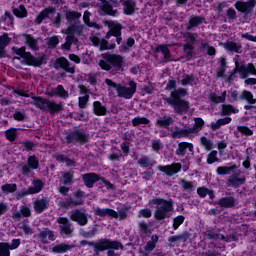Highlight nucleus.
Wrapping results in <instances>:
<instances>
[{"label":"nucleus","instance_id":"obj_1","mask_svg":"<svg viewBox=\"0 0 256 256\" xmlns=\"http://www.w3.org/2000/svg\"><path fill=\"white\" fill-rule=\"evenodd\" d=\"M149 203L151 207L156 208L154 217L157 219V221H163V219H167V217H169V213L173 211V204L165 199L154 198L150 200Z\"/></svg>","mask_w":256,"mask_h":256},{"label":"nucleus","instance_id":"obj_2","mask_svg":"<svg viewBox=\"0 0 256 256\" xmlns=\"http://www.w3.org/2000/svg\"><path fill=\"white\" fill-rule=\"evenodd\" d=\"M105 83L108 87H113L117 91L118 97H122L123 99H132L137 92V84L133 81H130L125 86L117 84L111 79H106Z\"/></svg>","mask_w":256,"mask_h":256},{"label":"nucleus","instance_id":"obj_3","mask_svg":"<svg viewBox=\"0 0 256 256\" xmlns=\"http://www.w3.org/2000/svg\"><path fill=\"white\" fill-rule=\"evenodd\" d=\"M185 95H187V92L183 89L174 91L171 93V97L167 99V103H169V105H173L175 111L178 113L187 111V109H189V104L180 99V97H185Z\"/></svg>","mask_w":256,"mask_h":256},{"label":"nucleus","instance_id":"obj_4","mask_svg":"<svg viewBox=\"0 0 256 256\" xmlns=\"http://www.w3.org/2000/svg\"><path fill=\"white\" fill-rule=\"evenodd\" d=\"M102 59L99 62V66L104 71H109L112 67H116L117 69H121L123 67V57L117 54H103Z\"/></svg>","mask_w":256,"mask_h":256},{"label":"nucleus","instance_id":"obj_5","mask_svg":"<svg viewBox=\"0 0 256 256\" xmlns=\"http://www.w3.org/2000/svg\"><path fill=\"white\" fill-rule=\"evenodd\" d=\"M32 100L34 101V105H36L38 109L50 111V113H57L61 111V104L50 102L47 99H43L41 97H32Z\"/></svg>","mask_w":256,"mask_h":256},{"label":"nucleus","instance_id":"obj_6","mask_svg":"<svg viewBox=\"0 0 256 256\" xmlns=\"http://www.w3.org/2000/svg\"><path fill=\"white\" fill-rule=\"evenodd\" d=\"M194 127L189 128L188 130H180L173 133V137L176 139H179L181 137H187V135H191V133H199L201 129H203V126L205 125V121L201 118H195L194 119Z\"/></svg>","mask_w":256,"mask_h":256},{"label":"nucleus","instance_id":"obj_7","mask_svg":"<svg viewBox=\"0 0 256 256\" xmlns=\"http://www.w3.org/2000/svg\"><path fill=\"white\" fill-rule=\"evenodd\" d=\"M14 51L16 55H19V57L23 59L25 65H33L34 67L41 65V61L39 59L33 57L31 53L25 51V47L16 48Z\"/></svg>","mask_w":256,"mask_h":256},{"label":"nucleus","instance_id":"obj_8","mask_svg":"<svg viewBox=\"0 0 256 256\" xmlns=\"http://www.w3.org/2000/svg\"><path fill=\"white\" fill-rule=\"evenodd\" d=\"M234 73H239L241 79H247V75H254L256 76V69L253 64L240 65L239 61H235V70Z\"/></svg>","mask_w":256,"mask_h":256},{"label":"nucleus","instance_id":"obj_9","mask_svg":"<svg viewBox=\"0 0 256 256\" xmlns=\"http://www.w3.org/2000/svg\"><path fill=\"white\" fill-rule=\"evenodd\" d=\"M105 25H107L110 29V31L107 33L106 38L109 39L111 35H113L116 38V41L119 44H121V38L119 37L121 35V24L113 21H106Z\"/></svg>","mask_w":256,"mask_h":256},{"label":"nucleus","instance_id":"obj_10","mask_svg":"<svg viewBox=\"0 0 256 256\" xmlns=\"http://www.w3.org/2000/svg\"><path fill=\"white\" fill-rule=\"evenodd\" d=\"M98 251H105L106 249H123V245L117 241L102 240L95 245Z\"/></svg>","mask_w":256,"mask_h":256},{"label":"nucleus","instance_id":"obj_11","mask_svg":"<svg viewBox=\"0 0 256 256\" xmlns=\"http://www.w3.org/2000/svg\"><path fill=\"white\" fill-rule=\"evenodd\" d=\"M21 245V240L14 239L12 240L11 245L9 243H0V256H11L10 251L17 249Z\"/></svg>","mask_w":256,"mask_h":256},{"label":"nucleus","instance_id":"obj_12","mask_svg":"<svg viewBox=\"0 0 256 256\" xmlns=\"http://www.w3.org/2000/svg\"><path fill=\"white\" fill-rule=\"evenodd\" d=\"M96 215H99L100 217H107L108 215L109 217H114L115 219H117V217H120V219H125V217H127V213L120 211L118 214L113 209H109V208H105V209L97 208Z\"/></svg>","mask_w":256,"mask_h":256},{"label":"nucleus","instance_id":"obj_13","mask_svg":"<svg viewBox=\"0 0 256 256\" xmlns=\"http://www.w3.org/2000/svg\"><path fill=\"white\" fill-rule=\"evenodd\" d=\"M43 181L41 180H34L33 181V186L28 188L27 191H23L22 195L19 194L17 196V199H21V197L25 196V195H35L37 193H41L42 189H43Z\"/></svg>","mask_w":256,"mask_h":256},{"label":"nucleus","instance_id":"obj_14","mask_svg":"<svg viewBox=\"0 0 256 256\" xmlns=\"http://www.w3.org/2000/svg\"><path fill=\"white\" fill-rule=\"evenodd\" d=\"M158 169L159 171H162V173H165L166 175H169L171 177L181 171V164L174 163L172 165L159 166Z\"/></svg>","mask_w":256,"mask_h":256},{"label":"nucleus","instance_id":"obj_15","mask_svg":"<svg viewBox=\"0 0 256 256\" xmlns=\"http://www.w3.org/2000/svg\"><path fill=\"white\" fill-rule=\"evenodd\" d=\"M91 41L95 47H100V51H107V49H115V44H108L105 39H99V37H91Z\"/></svg>","mask_w":256,"mask_h":256},{"label":"nucleus","instance_id":"obj_16","mask_svg":"<svg viewBox=\"0 0 256 256\" xmlns=\"http://www.w3.org/2000/svg\"><path fill=\"white\" fill-rule=\"evenodd\" d=\"M235 7L238 11H241L242 13H247V11H251V9L255 7V0H249L248 2L238 1L236 2Z\"/></svg>","mask_w":256,"mask_h":256},{"label":"nucleus","instance_id":"obj_17","mask_svg":"<svg viewBox=\"0 0 256 256\" xmlns=\"http://www.w3.org/2000/svg\"><path fill=\"white\" fill-rule=\"evenodd\" d=\"M56 67H61L64 69V71H67L68 73H75V68L69 66V60H67L65 57L58 58L55 63Z\"/></svg>","mask_w":256,"mask_h":256},{"label":"nucleus","instance_id":"obj_18","mask_svg":"<svg viewBox=\"0 0 256 256\" xmlns=\"http://www.w3.org/2000/svg\"><path fill=\"white\" fill-rule=\"evenodd\" d=\"M58 223L60 224L61 232L65 235H71L73 229H71V224L67 218H58Z\"/></svg>","mask_w":256,"mask_h":256},{"label":"nucleus","instance_id":"obj_19","mask_svg":"<svg viewBox=\"0 0 256 256\" xmlns=\"http://www.w3.org/2000/svg\"><path fill=\"white\" fill-rule=\"evenodd\" d=\"M190 151V153H193V144L191 143H186V142H181L178 144V149L176 150V154L180 155V157H184L185 153Z\"/></svg>","mask_w":256,"mask_h":256},{"label":"nucleus","instance_id":"obj_20","mask_svg":"<svg viewBox=\"0 0 256 256\" xmlns=\"http://www.w3.org/2000/svg\"><path fill=\"white\" fill-rule=\"evenodd\" d=\"M38 239L41 243H49V241H55V235L51 230H44L40 232Z\"/></svg>","mask_w":256,"mask_h":256},{"label":"nucleus","instance_id":"obj_21","mask_svg":"<svg viewBox=\"0 0 256 256\" xmlns=\"http://www.w3.org/2000/svg\"><path fill=\"white\" fill-rule=\"evenodd\" d=\"M83 181L86 185V187H93L97 181H99V176L95 173L86 174L83 176Z\"/></svg>","mask_w":256,"mask_h":256},{"label":"nucleus","instance_id":"obj_22","mask_svg":"<svg viewBox=\"0 0 256 256\" xmlns=\"http://www.w3.org/2000/svg\"><path fill=\"white\" fill-rule=\"evenodd\" d=\"M70 217L72 221H76L78 225H85L87 223V216H85L83 212L75 211L74 213L71 214Z\"/></svg>","mask_w":256,"mask_h":256},{"label":"nucleus","instance_id":"obj_23","mask_svg":"<svg viewBox=\"0 0 256 256\" xmlns=\"http://www.w3.org/2000/svg\"><path fill=\"white\" fill-rule=\"evenodd\" d=\"M21 217H31V209L27 206H21L20 213L19 212L13 213V219H16V221H19Z\"/></svg>","mask_w":256,"mask_h":256},{"label":"nucleus","instance_id":"obj_24","mask_svg":"<svg viewBox=\"0 0 256 256\" xmlns=\"http://www.w3.org/2000/svg\"><path fill=\"white\" fill-rule=\"evenodd\" d=\"M100 9L103 11V13H106V15H117V11L113 10V7H111L109 2L105 0L100 1Z\"/></svg>","mask_w":256,"mask_h":256},{"label":"nucleus","instance_id":"obj_25","mask_svg":"<svg viewBox=\"0 0 256 256\" xmlns=\"http://www.w3.org/2000/svg\"><path fill=\"white\" fill-rule=\"evenodd\" d=\"M48 205L49 202L45 199L36 200L34 202V211H36V213H43V210L47 209Z\"/></svg>","mask_w":256,"mask_h":256},{"label":"nucleus","instance_id":"obj_26","mask_svg":"<svg viewBox=\"0 0 256 256\" xmlns=\"http://www.w3.org/2000/svg\"><path fill=\"white\" fill-rule=\"evenodd\" d=\"M93 111L95 115L98 116L107 115V108H105V106H102L101 102L99 101L94 102Z\"/></svg>","mask_w":256,"mask_h":256},{"label":"nucleus","instance_id":"obj_27","mask_svg":"<svg viewBox=\"0 0 256 256\" xmlns=\"http://www.w3.org/2000/svg\"><path fill=\"white\" fill-rule=\"evenodd\" d=\"M68 36L66 37V42L64 45H62L63 49H71V43H73V41H75V37H73V30L71 28H68L65 32Z\"/></svg>","mask_w":256,"mask_h":256},{"label":"nucleus","instance_id":"obj_28","mask_svg":"<svg viewBox=\"0 0 256 256\" xmlns=\"http://www.w3.org/2000/svg\"><path fill=\"white\" fill-rule=\"evenodd\" d=\"M55 10H53L52 8H48L43 10L36 18V23L41 24L43 23L44 19H47V17H49V15H51L52 13H54Z\"/></svg>","mask_w":256,"mask_h":256},{"label":"nucleus","instance_id":"obj_29","mask_svg":"<svg viewBox=\"0 0 256 256\" xmlns=\"http://www.w3.org/2000/svg\"><path fill=\"white\" fill-rule=\"evenodd\" d=\"M124 13L125 15H133L135 13V3L131 0L124 2Z\"/></svg>","mask_w":256,"mask_h":256},{"label":"nucleus","instance_id":"obj_30","mask_svg":"<svg viewBox=\"0 0 256 256\" xmlns=\"http://www.w3.org/2000/svg\"><path fill=\"white\" fill-rule=\"evenodd\" d=\"M239 99L245 100L250 103V105H255L256 100L253 98V94L247 90H244L239 96Z\"/></svg>","mask_w":256,"mask_h":256},{"label":"nucleus","instance_id":"obj_31","mask_svg":"<svg viewBox=\"0 0 256 256\" xmlns=\"http://www.w3.org/2000/svg\"><path fill=\"white\" fill-rule=\"evenodd\" d=\"M224 48L227 51H233L234 53H239V51L241 50V45L235 42H226L224 44Z\"/></svg>","mask_w":256,"mask_h":256},{"label":"nucleus","instance_id":"obj_32","mask_svg":"<svg viewBox=\"0 0 256 256\" xmlns=\"http://www.w3.org/2000/svg\"><path fill=\"white\" fill-rule=\"evenodd\" d=\"M158 242H159V236L153 235L151 237V241L146 244L145 251H153V249H155Z\"/></svg>","mask_w":256,"mask_h":256},{"label":"nucleus","instance_id":"obj_33","mask_svg":"<svg viewBox=\"0 0 256 256\" xmlns=\"http://www.w3.org/2000/svg\"><path fill=\"white\" fill-rule=\"evenodd\" d=\"M14 15L16 17H19L20 19H23V17H27V9H25V6L20 5L18 8H15L13 10Z\"/></svg>","mask_w":256,"mask_h":256},{"label":"nucleus","instance_id":"obj_34","mask_svg":"<svg viewBox=\"0 0 256 256\" xmlns=\"http://www.w3.org/2000/svg\"><path fill=\"white\" fill-rule=\"evenodd\" d=\"M50 97H53V95H58L59 97H68L67 91L63 88V86L59 85L52 93H49Z\"/></svg>","mask_w":256,"mask_h":256},{"label":"nucleus","instance_id":"obj_35","mask_svg":"<svg viewBox=\"0 0 256 256\" xmlns=\"http://www.w3.org/2000/svg\"><path fill=\"white\" fill-rule=\"evenodd\" d=\"M222 113L223 115H231V114H235V113H239V109L231 106V105H223L222 106Z\"/></svg>","mask_w":256,"mask_h":256},{"label":"nucleus","instance_id":"obj_36","mask_svg":"<svg viewBox=\"0 0 256 256\" xmlns=\"http://www.w3.org/2000/svg\"><path fill=\"white\" fill-rule=\"evenodd\" d=\"M173 123V119L171 117H164L157 120V125L159 127H169Z\"/></svg>","mask_w":256,"mask_h":256},{"label":"nucleus","instance_id":"obj_37","mask_svg":"<svg viewBox=\"0 0 256 256\" xmlns=\"http://www.w3.org/2000/svg\"><path fill=\"white\" fill-rule=\"evenodd\" d=\"M71 247L65 245V244H59L53 247L52 251L54 253H66V251H69Z\"/></svg>","mask_w":256,"mask_h":256},{"label":"nucleus","instance_id":"obj_38","mask_svg":"<svg viewBox=\"0 0 256 256\" xmlns=\"http://www.w3.org/2000/svg\"><path fill=\"white\" fill-rule=\"evenodd\" d=\"M28 167L30 169H37L39 167V160L35 156H30L28 158Z\"/></svg>","mask_w":256,"mask_h":256},{"label":"nucleus","instance_id":"obj_39","mask_svg":"<svg viewBox=\"0 0 256 256\" xmlns=\"http://www.w3.org/2000/svg\"><path fill=\"white\" fill-rule=\"evenodd\" d=\"M9 43H11V38L7 34L0 36V49H5Z\"/></svg>","mask_w":256,"mask_h":256},{"label":"nucleus","instance_id":"obj_40","mask_svg":"<svg viewBox=\"0 0 256 256\" xmlns=\"http://www.w3.org/2000/svg\"><path fill=\"white\" fill-rule=\"evenodd\" d=\"M227 65V61L225 58L220 59V70L217 72V77H225V67Z\"/></svg>","mask_w":256,"mask_h":256},{"label":"nucleus","instance_id":"obj_41","mask_svg":"<svg viewBox=\"0 0 256 256\" xmlns=\"http://www.w3.org/2000/svg\"><path fill=\"white\" fill-rule=\"evenodd\" d=\"M147 123H149V120L145 117H136L132 120L134 127H137V125H147Z\"/></svg>","mask_w":256,"mask_h":256},{"label":"nucleus","instance_id":"obj_42","mask_svg":"<svg viewBox=\"0 0 256 256\" xmlns=\"http://www.w3.org/2000/svg\"><path fill=\"white\" fill-rule=\"evenodd\" d=\"M6 137L8 141H14L17 139V129L11 128L9 130H6Z\"/></svg>","mask_w":256,"mask_h":256},{"label":"nucleus","instance_id":"obj_43","mask_svg":"<svg viewBox=\"0 0 256 256\" xmlns=\"http://www.w3.org/2000/svg\"><path fill=\"white\" fill-rule=\"evenodd\" d=\"M184 222H185V217L184 216H182V215L177 216L173 220V228L174 229H179V227H181V225H183Z\"/></svg>","mask_w":256,"mask_h":256},{"label":"nucleus","instance_id":"obj_44","mask_svg":"<svg viewBox=\"0 0 256 256\" xmlns=\"http://www.w3.org/2000/svg\"><path fill=\"white\" fill-rule=\"evenodd\" d=\"M226 97H227L226 91H224L221 96H216L215 94H212L211 101H213L214 103H223Z\"/></svg>","mask_w":256,"mask_h":256},{"label":"nucleus","instance_id":"obj_45","mask_svg":"<svg viewBox=\"0 0 256 256\" xmlns=\"http://www.w3.org/2000/svg\"><path fill=\"white\" fill-rule=\"evenodd\" d=\"M24 39L30 48L37 49V41H35L33 37H31L30 35H24Z\"/></svg>","mask_w":256,"mask_h":256},{"label":"nucleus","instance_id":"obj_46","mask_svg":"<svg viewBox=\"0 0 256 256\" xmlns=\"http://www.w3.org/2000/svg\"><path fill=\"white\" fill-rule=\"evenodd\" d=\"M200 141L206 151H211V147H213V142H211V140L206 137H201Z\"/></svg>","mask_w":256,"mask_h":256},{"label":"nucleus","instance_id":"obj_47","mask_svg":"<svg viewBox=\"0 0 256 256\" xmlns=\"http://www.w3.org/2000/svg\"><path fill=\"white\" fill-rule=\"evenodd\" d=\"M156 52L162 53L164 58L169 59V48H167V46L160 45L156 47Z\"/></svg>","mask_w":256,"mask_h":256},{"label":"nucleus","instance_id":"obj_48","mask_svg":"<svg viewBox=\"0 0 256 256\" xmlns=\"http://www.w3.org/2000/svg\"><path fill=\"white\" fill-rule=\"evenodd\" d=\"M2 191L4 193H13L14 191H17V185L16 184H6L2 186Z\"/></svg>","mask_w":256,"mask_h":256},{"label":"nucleus","instance_id":"obj_49","mask_svg":"<svg viewBox=\"0 0 256 256\" xmlns=\"http://www.w3.org/2000/svg\"><path fill=\"white\" fill-rule=\"evenodd\" d=\"M231 171H233V167H218L217 168V173L218 175H229V173H231Z\"/></svg>","mask_w":256,"mask_h":256},{"label":"nucleus","instance_id":"obj_50","mask_svg":"<svg viewBox=\"0 0 256 256\" xmlns=\"http://www.w3.org/2000/svg\"><path fill=\"white\" fill-rule=\"evenodd\" d=\"M234 203H235V200H233V198H224L220 200V205L222 207H233Z\"/></svg>","mask_w":256,"mask_h":256},{"label":"nucleus","instance_id":"obj_51","mask_svg":"<svg viewBox=\"0 0 256 256\" xmlns=\"http://www.w3.org/2000/svg\"><path fill=\"white\" fill-rule=\"evenodd\" d=\"M80 17H81V13L79 12H74V11L66 12V19H68V21H71L73 19H79Z\"/></svg>","mask_w":256,"mask_h":256},{"label":"nucleus","instance_id":"obj_52","mask_svg":"<svg viewBox=\"0 0 256 256\" xmlns=\"http://www.w3.org/2000/svg\"><path fill=\"white\" fill-rule=\"evenodd\" d=\"M89 101V95L85 94L82 97H79V107L80 109H85L87 107V103Z\"/></svg>","mask_w":256,"mask_h":256},{"label":"nucleus","instance_id":"obj_53","mask_svg":"<svg viewBox=\"0 0 256 256\" xmlns=\"http://www.w3.org/2000/svg\"><path fill=\"white\" fill-rule=\"evenodd\" d=\"M57 161H62L63 163H66V165H75V162L73 160L65 158V156L59 154L56 157Z\"/></svg>","mask_w":256,"mask_h":256},{"label":"nucleus","instance_id":"obj_54","mask_svg":"<svg viewBox=\"0 0 256 256\" xmlns=\"http://www.w3.org/2000/svg\"><path fill=\"white\" fill-rule=\"evenodd\" d=\"M215 161H217V151H212L207 158V163L209 165L215 163Z\"/></svg>","mask_w":256,"mask_h":256},{"label":"nucleus","instance_id":"obj_55","mask_svg":"<svg viewBox=\"0 0 256 256\" xmlns=\"http://www.w3.org/2000/svg\"><path fill=\"white\" fill-rule=\"evenodd\" d=\"M203 23V18L194 17L190 19V27H197V25H201Z\"/></svg>","mask_w":256,"mask_h":256},{"label":"nucleus","instance_id":"obj_56","mask_svg":"<svg viewBox=\"0 0 256 256\" xmlns=\"http://www.w3.org/2000/svg\"><path fill=\"white\" fill-rule=\"evenodd\" d=\"M238 131L243 135H253V130L249 129L247 126H239Z\"/></svg>","mask_w":256,"mask_h":256},{"label":"nucleus","instance_id":"obj_57","mask_svg":"<svg viewBox=\"0 0 256 256\" xmlns=\"http://www.w3.org/2000/svg\"><path fill=\"white\" fill-rule=\"evenodd\" d=\"M63 179H64L65 185H68L69 183H71V181H73V173L71 172L64 173Z\"/></svg>","mask_w":256,"mask_h":256},{"label":"nucleus","instance_id":"obj_58","mask_svg":"<svg viewBox=\"0 0 256 256\" xmlns=\"http://www.w3.org/2000/svg\"><path fill=\"white\" fill-rule=\"evenodd\" d=\"M48 45L49 47H56V45H59V38L57 36L49 38Z\"/></svg>","mask_w":256,"mask_h":256},{"label":"nucleus","instance_id":"obj_59","mask_svg":"<svg viewBox=\"0 0 256 256\" xmlns=\"http://www.w3.org/2000/svg\"><path fill=\"white\" fill-rule=\"evenodd\" d=\"M89 17H91V13L86 11L83 15L84 23L88 25V27H94L95 24L89 22Z\"/></svg>","mask_w":256,"mask_h":256},{"label":"nucleus","instance_id":"obj_60","mask_svg":"<svg viewBox=\"0 0 256 256\" xmlns=\"http://www.w3.org/2000/svg\"><path fill=\"white\" fill-rule=\"evenodd\" d=\"M202 49H205L208 55H215V48L210 47L208 44H202Z\"/></svg>","mask_w":256,"mask_h":256},{"label":"nucleus","instance_id":"obj_61","mask_svg":"<svg viewBox=\"0 0 256 256\" xmlns=\"http://www.w3.org/2000/svg\"><path fill=\"white\" fill-rule=\"evenodd\" d=\"M197 193L200 197H207V194L209 193V189L201 187L197 189Z\"/></svg>","mask_w":256,"mask_h":256},{"label":"nucleus","instance_id":"obj_62","mask_svg":"<svg viewBox=\"0 0 256 256\" xmlns=\"http://www.w3.org/2000/svg\"><path fill=\"white\" fill-rule=\"evenodd\" d=\"M193 83V76H185L182 80V85H191Z\"/></svg>","mask_w":256,"mask_h":256},{"label":"nucleus","instance_id":"obj_63","mask_svg":"<svg viewBox=\"0 0 256 256\" xmlns=\"http://www.w3.org/2000/svg\"><path fill=\"white\" fill-rule=\"evenodd\" d=\"M184 51L188 55V57H191V55H193V46L189 44L184 45Z\"/></svg>","mask_w":256,"mask_h":256},{"label":"nucleus","instance_id":"obj_64","mask_svg":"<svg viewBox=\"0 0 256 256\" xmlns=\"http://www.w3.org/2000/svg\"><path fill=\"white\" fill-rule=\"evenodd\" d=\"M243 39H247L248 41H252L253 43H256V36H253L249 33L242 34Z\"/></svg>","mask_w":256,"mask_h":256}]
</instances>
